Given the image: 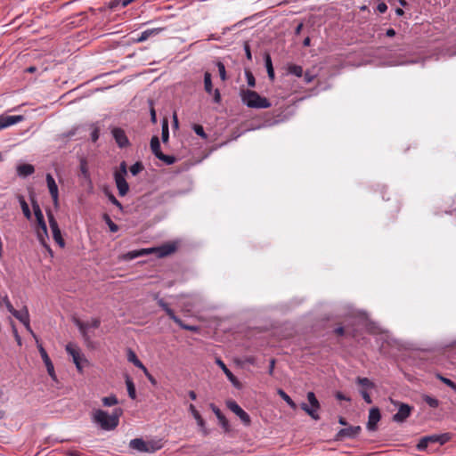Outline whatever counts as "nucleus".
Instances as JSON below:
<instances>
[{"label": "nucleus", "mask_w": 456, "mask_h": 456, "mask_svg": "<svg viewBox=\"0 0 456 456\" xmlns=\"http://www.w3.org/2000/svg\"><path fill=\"white\" fill-rule=\"evenodd\" d=\"M122 413L123 410L121 408H115L110 415L105 411L96 410L94 412L93 419L102 429L112 430L118 427Z\"/></svg>", "instance_id": "1"}, {"label": "nucleus", "mask_w": 456, "mask_h": 456, "mask_svg": "<svg viewBox=\"0 0 456 456\" xmlns=\"http://www.w3.org/2000/svg\"><path fill=\"white\" fill-rule=\"evenodd\" d=\"M240 97L242 102L248 108L266 109L271 107V102L267 98L261 96L257 92L253 90L242 89L240 91Z\"/></svg>", "instance_id": "2"}, {"label": "nucleus", "mask_w": 456, "mask_h": 456, "mask_svg": "<svg viewBox=\"0 0 456 456\" xmlns=\"http://www.w3.org/2000/svg\"><path fill=\"white\" fill-rule=\"evenodd\" d=\"M153 298L157 301V304L166 312L168 317L177 325H179L181 329L195 333L200 331V329L199 326L185 324L178 316H176L175 312L169 307L168 304L166 303L163 298L159 297V293L154 294Z\"/></svg>", "instance_id": "3"}, {"label": "nucleus", "mask_w": 456, "mask_h": 456, "mask_svg": "<svg viewBox=\"0 0 456 456\" xmlns=\"http://www.w3.org/2000/svg\"><path fill=\"white\" fill-rule=\"evenodd\" d=\"M153 298L157 301V304L166 312L168 317L177 325H179L181 329L195 333L200 331V329L199 326L185 324L178 316H176L175 312L169 307L168 304L166 303L163 298L159 297V293L154 294Z\"/></svg>", "instance_id": "4"}, {"label": "nucleus", "mask_w": 456, "mask_h": 456, "mask_svg": "<svg viewBox=\"0 0 456 456\" xmlns=\"http://www.w3.org/2000/svg\"><path fill=\"white\" fill-rule=\"evenodd\" d=\"M452 439L450 433L434 434L430 436H423L419 439L416 445V448L419 452L427 451L428 446L433 444H439L441 445L446 444Z\"/></svg>", "instance_id": "5"}, {"label": "nucleus", "mask_w": 456, "mask_h": 456, "mask_svg": "<svg viewBox=\"0 0 456 456\" xmlns=\"http://www.w3.org/2000/svg\"><path fill=\"white\" fill-rule=\"evenodd\" d=\"M129 447L141 452H154L160 448L155 442H145L142 438L132 439Z\"/></svg>", "instance_id": "6"}, {"label": "nucleus", "mask_w": 456, "mask_h": 456, "mask_svg": "<svg viewBox=\"0 0 456 456\" xmlns=\"http://www.w3.org/2000/svg\"><path fill=\"white\" fill-rule=\"evenodd\" d=\"M307 399L311 407L305 403H301V409L305 411L309 416H311L314 419H319L320 417L316 413V411L320 409V403L317 400L314 392L307 393Z\"/></svg>", "instance_id": "7"}, {"label": "nucleus", "mask_w": 456, "mask_h": 456, "mask_svg": "<svg viewBox=\"0 0 456 456\" xmlns=\"http://www.w3.org/2000/svg\"><path fill=\"white\" fill-rule=\"evenodd\" d=\"M226 406L240 419L245 426H249L251 424L250 416L235 401L228 400L226 402Z\"/></svg>", "instance_id": "8"}, {"label": "nucleus", "mask_w": 456, "mask_h": 456, "mask_svg": "<svg viewBox=\"0 0 456 456\" xmlns=\"http://www.w3.org/2000/svg\"><path fill=\"white\" fill-rule=\"evenodd\" d=\"M49 225L53 232V238L56 241V243L61 247L63 248L65 246V241L61 237V232L59 228L58 223L55 220L53 213L49 211L47 213Z\"/></svg>", "instance_id": "9"}, {"label": "nucleus", "mask_w": 456, "mask_h": 456, "mask_svg": "<svg viewBox=\"0 0 456 456\" xmlns=\"http://www.w3.org/2000/svg\"><path fill=\"white\" fill-rule=\"evenodd\" d=\"M37 348H38V351H39V354L42 357V360L44 362V363L45 364V367H46V370H47V372L49 374V376L53 379L55 380L56 379V375H55V371H54V367H53V364L47 354V352L45 351V349L43 347L42 344L39 343L38 340H37Z\"/></svg>", "instance_id": "10"}, {"label": "nucleus", "mask_w": 456, "mask_h": 456, "mask_svg": "<svg viewBox=\"0 0 456 456\" xmlns=\"http://www.w3.org/2000/svg\"><path fill=\"white\" fill-rule=\"evenodd\" d=\"M176 250L175 243H165L157 248H149V254L155 253L159 257H165L173 254Z\"/></svg>", "instance_id": "11"}, {"label": "nucleus", "mask_w": 456, "mask_h": 456, "mask_svg": "<svg viewBox=\"0 0 456 456\" xmlns=\"http://www.w3.org/2000/svg\"><path fill=\"white\" fill-rule=\"evenodd\" d=\"M66 351L67 353L72 356V359H73V362L75 363L77 370L79 372L82 371V364H81V362H82V355L80 354V350L79 348L75 346L74 344L72 343H69L67 346H66Z\"/></svg>", "instance_id": "12"}, {"label": "nucleus", "mask_w": 456, "mask_h": 456, "mask_svg": "<svg viewBox=\"0 0 456 456\" xmlns=\"http://www.w3.org/2000/svg\"><path fill=\"white\" fill-rule=\"evenodd\" d=\"M112 136L119 148H126L130 145V142L125 133L120 127H114L111 130Z\"/></svg>", "instance_id": "13"}, {"label": "nucleus", "mask_w": 456, "mask_h": 456, "mask_svg": "<svg viewBox=\"0 0 456 456\" xmlns=\"http://www.w3.org/2000/svg\"><path fill=\"white\" fill-rule=\"evenodd\" d=\"M362 428L360 426H350L340 429L337 434V440H344L345 438H354L356 437Z\"/></svg>", "instance_id": "14"}, {"label": "nucleus", "mask_w": 456, "mask_h": 456, "mask_svg": "<svg viewBox=\"0 0 456 456\" xmlns=\"http://www.w3.org/2000/svg\"><path fill=\"white\" fill-rule=\"evenodd\" d=\"M204 87L208 94L214 93V102L219 103L221 101L220 92L218 89L213 90L211 74L208 71L204 74Z\"/></svg>", "instance_id": "15"}, {"label": "nucleus", "mask_w": 456, "mask_h": 456, "mask_svg": "<svg viewBox=\"0 0 456 456\" xmlns=\"http://www.w3.org/2000/svg\"><path fill=\"white\" fill-rule=\"evenodd\" d=\"M412 407L406 403H401L398 411L393 416V420L402 423L411 415Z\"/></svg>", "instance_id": "16"}, {"label": "nucleus", "mask_w": 456, "mask_h": 456, "mask_svg": "<svg viewBox=\"0 0 456 456\" xmlns=\"http://www.w3.org/2000/svg\"><path fill=\"white\" fill-rule=\"evenodd\" d=\"M381 414L379 408L374 407L370 410L367 428L370 431L377 430V424L380 420Z\"/></svg>", "instance_id": "17"}, {"label": "nucleus", "mask_w": 456, "mask_h": 456, "mask_svg": "<svg viewBox=\"0 0 456 456\" xmlns=\"http://www.w3.org/2000/svg\"><path fill=\"white\" fill-rule=\"evenodd\" d=\"M46 183L49 189V192L51 194V197L53 199V204L55 206L58 205L59 200V191H58V186L55 183L54 178L51 174L46 175Z\"/></svg>", "instance_id": "18"}, {"label": "nucleus", "mask_w": 456, "mask_h": 456, "mask_svg": "<svg viewBox=\"0 0 456 456\" xmlns=\"http://www.w3.org/2000/svg\"><path fill=\"white\" fill-rule=\"evenodd\" d=\"M32 208H33L34 215L37 221V225L42 229L44 234L46 235V224L44 219V215L42 213V210H41L38 203L34 200H32Z\"/></svg>", "instance_id": "19"}, {"label": "nucleus", "mask_w": 456, "mask_h": 456, "mask_svg": "<svg viewBox=\"0 0 456 456\" xmlns=\"http://www.w3.org/2000/svg\"><path fill=\"white\" fill-rule=\"evenodd\" d=\"M216 363L221 367L227 379L232 382V384L237 387L240 388L241 384L239 379L232 374V372L227 368V366L224 363V362L220 359L216 360Z\"/></svg>", "instance_id": "20"}, {"label": "nucleus", "mask_w": 456, "mask_h": 456, "mask_svg": "<svg viewBox=\"0 0 456 456\" xmlns=\"http://www.w3.org/2000/svg\"><path fill=\"white\" fill-rule=\"evenodd\" d=\"M23 119V116H0V130L14 125Z\"/></svg>", "instance_id": "21"}, {"label": "nucleus", "mask_w": 456, "mask_h": 456, "mask_svg": "<svg viewBox=\"0 0 456 456\" xmlns=\"http://www.w3.org/2000/svg\"><path fill=\"white\" fill-rule=\"evenodd\" d=\"M163 30H164L163 28H155L146 29L143 32H142L141 35L137 38H134V41L136 43L144 42L151 37L158 36Z\"/></svg>", "instance_id": "22"}, {"label": "nucleus", "mask_w": 456, "mask_h": 456, "mask_svg": "<svg viewBox=\"0 0 456 456\" xmlns=\"http://www.w3.org/2000/svg\"><path fill=\"white\" fill-rule=\"evenodd\" d=\"M189 410L191 411V413L192 414V416L194 417V419H196L197 421V424L199 425V427L201 428L202 430V433L204 436H208V429L206 428V423H205V420L202 419L201 415L200 414V412L197 411V409L195 408V406L193 404H190L189 406Z\"/></svg>", "instance_id": "23"}, {"label": "nucleus", "mask_w": 456, "mask_h": 456, "mask_svg": "<svg viewBox=\"0 0 456 456\" xmlns=\"http://www.w3.org/2000/svg\"><path fill=\"white\" fill-rule=\"evenodd\" d=\"M114 179L118 191V194L120 196L126 195L129 191V185L126 178L121 175H115Z\"/></svg>", "instance_id": "24"}, {"label": "nucleus", "mask_w": 456, "mask_h": 456, "mask_svg": "<svg viewBox=\"0 0 456 456\" xmlns=\"http://www.w3.org/2000/svg\"><path fill=\"white\" fill-rule=\"evenodd\" d=\"M211 409H212L213 412L215 413V415L216 416V418L218 419L219 423L222 426V428L224 429V431L229 432L230 431L229 421L227 420L225 416L222 413L220 409L213 403L211 404Z\"/></svg>", "instance_id": "25"}, {"label": "nucleus", "mask_w": 456, "mask_h": 456, "mask_svg": "<svg viewBox=\"0 0 456 456\" xmlns=\"http://www.w3.org/2000/svg\"><path fill=\"white\" fill-rule=\"evenodd\" d=\"M149 255V248L129 251L122 256V259L126 261L133 260L136 257Z\"/></svg>", "instance_id": "26"}, {"label": "nucleus", "mask_w": 456, "mask_h": 456, "mask_svg": "<svg viewBox=\"0 0 456 456\" xmlns=\"http://www.w3.org/2000/svg\"><path fill=\"white\" fill-rule=\"evenodd\" d=\"M35 172V168L30 164H21L17 167V173L20 176H28Z\"/></svg>", "instance_id": "27"}, {"label": "nucleus", "mask_w": 456, "mask_h": 456, "mask_svg": "<svg viewBox=\"0 0 456 456\" xmlns=\"http://www.w3.org/2000/svg\"><path fill=\"white\" fill-rule=\"evenodd\" d=\"M73 322H74L75 325L79 329V331H80L83 338L86 341H88L90 339V338L87 334V331H86L88 322H84L81 320H79L78 318H74Z\"/></svg>", "instance_id": "28"}, {"label": "nucleus", "mask_w": 456, "mask_h": 456, "mask_svg": "<svg viewBox=\"0 0 456 456\" xmlns=\"http://www.w3.org/2000/svg\"><path fill=\"white\" fill-rule=\"evenodd\" d=\"M127 360L141 370H145L144 364L138 359L136 354L132 350L127 351Z\"/></svg>", "instance_id": "29"}, {"label": "nucleus", "mask_w": 456, "mask_h": 456, "mask_svg": "<svg viewBox=\"0 0 456 456\" xmlns=\"http://www.w3.org/2000/svg\"><path fill=\"white\" fill-rule=\"evenodd\" d=\"M12 314L16 319H18L21 323L28 322V319H29V314L26 306L21 311H18L15 309L14 312L12 313Z\"/></svg>", "instance_id": "30"}, {"label": "nucleus", "mask_w": 456, "mask_h": 456, "mask_svg": "<svg viewBox=\"0 0 456 456\" xmlns=\"http://www.w3.org/2000/svg\"><path fill=\"white\" fill-rule=\"evenodd\" d=\"M265 64L266 67L267 74L269 78L273 81L274 80L275 75L274 70L272 63V59L269 53H265Z\"/></svg>", "instance_id": "31"}, {"label": "nucleus", "mask_w": 456, "mask_h": 456, "mask_svg": "<svg viewBox=\"0 0 456 456\" xmlns=\"http://www.w3.org/2000/svg\"><path fill=\"white\" fill-rule=\"evenodd\" d=\"M151 150L156 158L159 156V152H162L160 150L159 139L156 135H154L151 140Z\"/></svg>", "instance_id": "32"}, {"label": "nucleus", "mask_w": 456, "mask_h": 456, "mask_svg": "<svg viewBox=\"0 0 456 456\" xmlns=\"http://www.w3.org/2000/svg\"><path fill=\"white\" fill-rule=\"evenodd\" d=\"M18 200H19V202L20 204V207H21V209H22V212H23L25 217L27 219H30L31 218V212H30L28 205L26 202L24 197L22 195H18Z\"/></svg>", "instance_id": "33"}, {"label": "nucleus", "mask_w": 456, "mask_h": 456, "mask_svg": "<svg viewBox=\"0 0 456 456\" xmlns=\"http://www.w3.org/2000/svg\"><path fill=\"white\" fill-rule=\"evenodd\" d=\"M48 237V235H45L42 229L38 226V229H37V238H38V240L40 241L41 245L46 248V250L51 254V256H53V251L51 249V248L49 247V245L46 243V238Z\"/></svg>", "instance_id": "34"}, {"label": "nucleus", "mask_w": 456, "mask_h": 456, "mask_svg": "<svg viewBox=\"0 0 456 456\" xmlns=\"http://www.w3.org/2000/svg\"><path fill=\"white\" fill-rule=\"evenodd\" d=\"M277 393L281 396V398L283 399L289 405L291 409H297V404L284 390L280 388L278 389Z\"/></svg>", "instance_id": "35"}, {"label": "nucleus", "mask_w": 456, "mask_h": 456, "mask_svg": "<svg viewBox=\"0 0 456 456\" xmlns=\"http://www.w3.org/2000/svg\"><path fill=\"white\" fill-rule=\"evenodd\" d=\"M126 385L128 392V395L131 399H135L136 391L133 380L127 376L126 379Z\"/></svg>", "instance_id": "36"}, {"label": "nucleus", "mask_w": 456, "mask_h": 456, "mask_svg": "<svg viewBox=\"0 0 456 456\" xmlns=\"http://www.w3.org/2000/svg\"><path fill=\"white\" fill-rule=\"evenodd\" d=\"M356 383L359 386L362 387V389H365V390L374 387V383L372 381H370L368 378L358 377L356 379Z\"/></svg>", "instance_id": "37"}, {"label": "nucleus", "mask_w": 456, "mask_h": 456, "mask_svg": "<svg viewBox=\"0 0 456 456\" xmlns=\"http://www.w3.org/2000/svg\"><path fill=\"white\" fill-rule=\"evenodd\" d=\"M102 219L104 220V222L107 224V225L109 226L110 232H116L118 231V225L116 224L112 220L111 218L110 217V216L108 214H103L102 216Z\"/></svg>", "instance_id": "38"}, {"label": "nucleus", "mask_w": 456, "mask_h": 456, "mask_svg": "<svg viewBox=\"0 0 456 456\" xmlns=\"http://www.w3.org/2000/svg\"><path fill=\"white\" fill-rule=\"evenodd\" d=\"M169 137L168 122L167 118H164L162 122L161 138L163 142H167Z\"/></svg>", "instance_id": "39"}, {"label": "nucleus", "mask_w": 456, "mask_h": 456, "mask_svg": "<svg viewBox=\"0 0 456 456\" xmlns=\"http://www.w3.org/2000/svg\"><path fill=\"white\" fill-rule=\"evenodd\" d=\"M288 70L290 74H293L297 77L303 76V68L299 65L291 64L289 66Z\"/></svg>", "instance_id": "40"}, {"label": "nucleus", "mask_w": 456, "mask_h": 456, "mask_svg": "<svg viewBox=\"0 0 456 456\" xmlns=\"http://www.w3.org/2000/svg\"><path fill=\"white\" fill-rule=\"evenodd\" d=\"M423 401L431 408H437L439 406V401L428 395H423Z\"/></svg>", "instance_id": "41"}, {"label": "nucleus", "mask_w": 456, "mask_h": 456, "mask_svg": "<svg viewBox=\"0 0 456 456\" xmlns=\"http://www.w3.org/2000/svg\"><path fill=\"white\" fill-rule=\"evenodd\" d=\"M102 402L103 405L107 406V407L116 405L118 403L117 396L114 395L103 397L102 399Z\"/></svg>", "instance_id": "42"}, {"label": "nucleus", "mask_w": 456, "mask_h": 456, "mask_svg": "<svg viewBox=\"0 0 456 456\" xmlns=\"http://www.w3.org/2000/svg\"><path fill=\"white\" fill-rule=\"evenodd\" d=\"M158 159L159 160L163 161L164 163H166L167 165H172L176 161V159L175 156L166 155L163 152H159V156L158 157Z\"/></svg>", "instance_id": "43"}, {"label": "nucleus", "mask_w": 456, "mask_h": 456, "mask_svg": "<svg viewBox=\"0 0 456 456\" xmlns=\"http://www.w3.org/2000/svg\"><path fill=\"white\" fill-rule=\"evenodd\" d=\"M79 168H80L81 175L86 179H89L90 175H89V171H88L87 162H86V160L85 159H82L80 160Z\"/></svg>", "instance_id": "44"}, {"label": "nucleus", "mask_w": 456, "mask_h": 456, "mask_svg": "<svg viewBox=\"0 0 456 456\" xmlns=\"http://www.w3.org/2000/svg\"><path fill=\"white\" fill-rule=\"evenodd\" d=\"M436 377L441 380L444 384H445L446 386L450 387L451 388H452L453 390L456 391V384L451 380L450 379H447L444 376H442L440 373H437L436 375Z\"/></svg>", "instance_id": "45"}, {"label": "nucleus", "mask_w": 456, "mask_h": 456, "mask_svg": "<svg viewBox=\"0 0 456 456\" xmlns=\"http://www.w3.org/2000/svg\"><path fill=\"white\" fill-rule=\"evenodd\" d=\"M144 167L142 162L138 161L130 167V172L133 175H137L143 170Z\"/></svg>", "instance_id": "46"}, {"label": "nucleus", "mask_w": 456, "mask_h": 456, "mask_svg": "<svg viewBox=\"0 0 456 456\" xmlns=\"http://www.w3.org/2000/svg\"><path fill=\"white\" fill-rule=\"evenodd\" d=\"M245 75L248 86L254 87L256 86V79L252 72L250 70H246Z\"/></svg>", "instance_id": "47"}, {"label": "nucleus", "mask_w": 456, "mask_h": 456, "mask_svg": "<svg viewBox=\"0 0 456 456\" xmlns=\"http://www.w3.org/2000/svg\"><path fill=\"white\" fill-rule=\"evenodd\" d=\"M216 67L218 69L221 79L223 81L226 80V71H225L224 64L221 61H217Z\"/></svg>", "instance_id": "48"}, {"label": "nucleus", "mask_w": 456, "mask_h": 456, "mask_svg": "<svg viewBox=\"0 0 456 456\" xmlns=\"http://www.w3.org/2000/svg\"><path fill=\"white\" fill-rule=\"evenodd\" d=\"M126 173H127V170H126V162H125V161H122V162L120 163V166H119V170H118V171H116V172L114 173V176H115V175H121V176L125 177V176H126Z\"/></svg>", "instance_id": "49"}, {"label": "nucleus", "mask_w": 456, "mask_h": 456, "mask_svg": "<svg viewBox=\"0 0 456 456\" xmlns=\"http://www.w3.org/2000/svg\"><path fill=\"white\" fill-rule=\"evenodd\" d=\"M193 130L196 133V134H198L199 136H200V137H202L204 139L207 138V134H206L202 126H200V125H194Z\"/></svg>", "instance_id": "50"}, {"label": "nucleus", "mask_w": 456, "mask_h": 456, "mask_svg": "<svg viewBox=\"0 0 456 456\" xmlns=\"http://www.w3.org/2000/svg\"><path fill=\"white\" fill-rule=\"evenodd\" d=\"M3 303L4 304V305L6 306L7 310L12 314V312H14L15 308L13 307V305H12V303L10 302L9 298L7 296H5L4 298H3Z\"/></svg>", "instance_id": "51"}, {"label": "nucleus", "mask_w": 456, "mask_h": 456, "mask_svg": "<svg viewBox=\"0 0 456 456\" xmlns=\"http://www.w3.org/2000/svg\"><path fill=\"white\" fill-rule=\"evenodd\" d=\"M360 394L362 396L363 400L367 403H372V400L370 398V394L367 392V390L365 389H362L360 390Z\"/></svg>", "instance_id": "52"}, {"label": "nucleus", "mask_w": 456, "mask_h": 456, "mask_svg": "<svg viewBox=\"0 0 456 456\" xmlns=\"http://www.w3.org/2000/svg\"><path fill=\"white\" fill-rule=\"evenodd\" d=\"M145 376L147 377L148 380L153 385L157 386V380L148 371L147 368L145 367V370H142Z\"/></svg>", "instance_id": "53"}, {"label": "nucleus", "mask_w": 456, "mask_h": 456, "mask_svg": "<svg viewBox=\"0 0 456 456\" xmlns=\"http://www.w3.org/2000/svg\"><path fill=\"white\" fill-rule=\"evenodd\" d=\"M119 5L122 6V0H111L108 4V8L110 10H114Z\"/></svg>", "instance_id": "54"}, {"label": "nucleus", "mask_w": 456, "mask_h": 456, "mask_svg": "<svg viewBox=\"0 0 456 456\" xmlns=\"http://www.w3.org/2000/svg\"><path fill=\"white\" fill-rule=\"evenodd\" d=\"M334 333L337 335V336H340V337H343V336H346V330L345 327L343 326H339L338 328H336L334 330Z\"/></svg>", "instance_id": "55"}, {"label": "nucleus", "mask_w": 456, "mask_h": 456, "mask_svg": "<svg viewBox=\"0 0 456 456\" xmlns=\"http://www.w3.org/2000/svg\"><path fill=\"white\" fill-rule=\"evenodd\" d=\"M100 135V129L98 127H94L91 133V140L95 142Z\"/></svg>", "instance_id": "56"}, {"label": "nucleus", "mask_w": 456, "mask_h": 456, "mask_svg": "<svg viewBox=\"0 0 456 456\" xmlns=\"http://www.w3.org/2000/svg\"><path fill=\"white\" fill-rule=\"evenodd\" d=\"M244 50H245L247 59L248 61H251L252 55H251L250 46H249L248 43H247V42L244 44Z\"/></svg>", "instance_id": "57"}, {"label": "nucleus", "mask_w": 456, "mask_h": 456, "mask_svg": "<svg viewBox=\"0 0 456 456\" xmlns=\"http://www.w3.org/2000/svg\"><path fill=\"white\" fill-rule=\"evenodd\" d=\"M100 324H101L100 320L95 318L91 322H88L87 329H89V328L97 329V328H99Z\"/></svg>", "instance_id": "58"}, {"label": "nucleus", "mask_w": 456, "mask_h": 456, "mask_svg": "<svg viewBox=\"0 0 456 456\" xmlns=\"http://www.w3.org/2000/svg\"><path fill=\"white\" fill-rule=\"evenodd\" d=\"M76 128L74 129H71L70 131L67 132V133H63L61 134V137L62 139H68V138H70L72 136H74L76 134Z\"/></svg>", "instance_id": "59"}, {"label": "nucleus", "mask_w": 456, "mask_h": 456, "mask_svg": "<svg viewBox=\"0 0 456 456\" xmlns=\"http://www.w3.org/2000/svg\"><path fill=\"white\" fill-rule=\"evenodd\" d=\"M315 76L311 74L310 72H305L304 75V80L305 83L309 84L314 79Z\"/></svg>", "instance_id": "60"}, {"label": "nucleus", "mask_w": 456, "mask_h": 456, "mask_svg": "<svg viewBox=\"0 0 456 456\" xmlns=\"http://www.w3.org/2000/svg\"><path fill=\"white\" fill-rule=\"evenodd\" d=\"M387 10V5L385 4V3H379L377 6V11L379 12V13H384L386 12Z\"/></svg>", "instance_id": "61"}, {"label": "nucleus", "mask_w": 456, "mask_h": 456, "mask_svg": "<svg viewBox=\"0 0 456 456\" xmlns=\"http://www.w3.org/2000/svg\"><path fill=\"white\" fill-rule=\"evenodd\" d=\"M336 398L338 400H340V401H350V398L346 396L344 394H342L341 392H338L336 394Z\"/></svg>", "instance_id": "62"}, {"label": "nucleus", "mask_w": 456, "mask_h": 456, "mask_svg": "<svg viewBox=\"0 0 456 456\" xmlns=\"http://www.w3.org/2000/svg\"><path fill=\"white\" fill-rule=\"evenodd\" d=\"M105 195L108 197L109 200L112 203L116 200V197L109 191L107 189L104 191Z\"/></svg>", "instance_id": "63"}, {"label": "nucleus", "mask_w": 456, "mask_h": 456, "mask_svg": "<svg viewBox=\"0 0 456 456\" xmlns=\"http://www.w3.org/2000/svg\"><path fill=\"white\" fill-rule=\"evenodd\" d=\"M66 456H81V454L77 451H67L65 452Z\"/></svg>", "instance_id": "64"}]
</instances>
